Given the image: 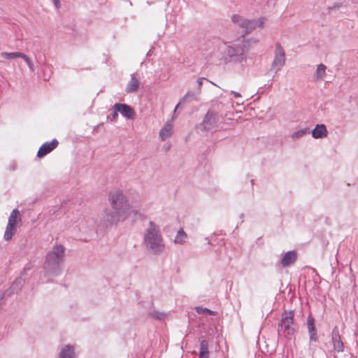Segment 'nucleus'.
Returning <instances> with one entry per match:
<instances>
[{
  "label": "nucleus",
  "mask_w": 358,
  "mask_h": 358,
  "mask_svg": "<svg viewBox=\"0 0 358 358\" xmlns=\"http://www.w3.org/2000/svg\"><path fill=\"white\" fill-rule=\"evenodd\" d=\"M108 200L112 209H106L103 212L101 220L103 227H108L124 220L132 213L137 214V211L132 209L127 196L120 189L110 192Z\"/></svg>",
  "instance_id": "nucleus-1"
},
{
  "label": "nucleus",
  "mask_w": 358,
  "mask_h": 358,
  "mask_svg": "<svg viewBox=\"0 0 358 358\" xmlns=\"http://www.w3.org/2000/svg\"><path fill=\"white\" fill-rule=\"evenodd\" d=\"M257 42V39L249 38L227 45L223 52L224 63L243 66L247 62L248 52L250 49L252 43Z\"/></svg>",
  "instance_id": "nucleus-2"
},
{
  "label": "nucleus",
  "mask_w": 358,
  "mask_h": 358,
  "mask_svg": "<svg viewBox=\"0 0 358 358\" xmlns=\"http://www.w3.org/2000/svg\"><path fill=\"white\" fill-rule=\"evenodd\" d=\"M143 244L145 249L152 255H161L165 250V244L160 232L159 226L150 221L144 232Z\"/></svg>",
  "instance_id": "nucleus-3"
},
{
  "label": "nucleus",
  "mask_w": 358,
  "mask_h": 358,
  "mask_svg": "<svg viewBox=\"0 0 358 358\" xmlns=\"http://www.w3.org/2000/svg\"><path fill=\"white\" fill-rule=\"evenodd\" d=\"M231 20L234 24L243 29L244 34H248L257 27H262L266 18L261 17L257 20H248L239 15H234L231 16Z\"/></svg>",
  "instance_id": "nucleus-4"
},
{
  "label": "nucleus",
  "mask_w": 358,
  "mask_h": 358,
  "mask_svg": "<svg viewBox=\"0 0 358 358\" xmlns=\"http://www.w3.org/2000/svg\"><path fill=\"white\" fill-rule=\"evenodd\" d=\"M64 248L62 245H55L46 255V263L50 268L57 267L64 261Z\"/></svg>",
  "instance_id": "nucleus-5"
},
{
  "label": "nucleus",
  "mask_w": 358,
  "mask_h": 358,
  "mask_svg": "<svg viewBox=\"0 0 358 358\" xmlns=\"http://www.w3.org/2000/svg\"><path fill=\"white\" fill-rule=\"evenodd\" d=\"M294 311H285L282 315L280 323L278 327V331L282 332L285 336H290L294 332L293 327Z\"/></svg>",
  "instance_id": "nucleus-6"
},
{
  "label": "nucleus",
  "mask_w": 358,
  "mask_h": 358,
  "mask_svg": "<svg viewBox=\"0 0 358 358\" xmlns=\"http://www.w3.org/2000/svg\"><path fill=\"white\" fill-rule=\"evenodd\" d=\"M285 64V53L280 43L275 44L274 59L271 64V70L276 73Z\"/></svg>",
  "instance_id": "nucleus-7"
},
{
  "label": "nucleus",
  "mask_w": 358,
  "mask_h": 358,
  "mask_svg": "<svg viewBox=\"0 0 358 358\" xmlns=\"http://www.w3.org/2000/svg\"><path fill=\"white\" fill-rule=\"evenodd\" d=\"M96 222L92 218H85L79 224L78 230L86 234L89 238H92L95 234ZM87 237L85 239L87 240Z\"/></svg>",
  "instance_id": "nucleus-8"
},
{
  "label": "nucleus",
  "mask_w": 358,
  "mask_h": 358,
  "mask_svg": "<svg viewBox=\"0 0 358 358\" xmlns=\"http://www.w3.org/2000/svg\"><path fill=\"white\" fill-rule=\"evenodd\" d=\"M200 128L206 131L215 130L217 128L216 115L213 112L208 111L201 123Z\"/></svg>",
  "instance_id": "nucleus-9"
},
{
  "label": "nucleus",
  "mask_w": 358,
  "mask_h": 358,
  "mask_svg": "<svg viewBox=\"0 0 358 358\" xmlns=\"http://www.w3.org/2000/svg\"><path fill=\"white\" fill-rule=\"evenodd\" d=\"M331 341L334 347V350L337 352H342L344 351V343L342 341L341 336L339 334L338 327H334L331 334Z\"/></svg>",
  "instance_id": "nucleus-10"
},
{
  "label": "nucleus",
  "mask_w": 358,
  "mask_h": 358,
  "mask_svg": "<svg viewBox=\"0 0 358 358\" xmlns=\"http://www.w3.org/2000/svg\"><path fill=\"white\" fill-rule=\"evenodd\" d=\"M113 108H115L116 111H119L123 117L127 119L134 118L135 112L133 108L126 103H116L113 105Z\"/></svg>",
  "instance_id": "nucleus-11"
},
{
  "label": "nucleus",
  "mask_w": 358,
  "mask_h": 358,
  "mask_svg": "<svg viewBox=\"0 0 358 358\" xmlns=\"http://www.w3.org/2000/svg\"><path fill=\"white\" fill-rule=\"evenodd\" d=\"M58 145L57 139H52L51 142L44 143L38 149L37 157L39 158L45 157L46 155L52 151Z\"/></svg>",
  "instance_id": "nucleus-12"
},
{
  "label": "nucleus",
  "mask_w": 358,
  "mask_h": 358,
  "mask_svg": "<svg viewBox=\"0 0 358 358\" xmlns=\"http://www.w3.org/2000/svg\"><path fill=\"white\" fill-rule=\"evenodd\" d=\"M140 85L139 76L137 73H134L131 75L130 80L126 85L125 92L127 94L136 92Z\"/></svg>",
  "instance_id": "nucleus-13"
},
{
  "label": "nucleus",
  "mask_w": 358,
  "mask_h": 358,
  "mask_svg": "<svg viewBox=\"0 0 358 358\" xmlns=\"http://www.w3.org/2000/svg\"><path fill=\"white\" fill-rule=\"evenodd\" d=\"M297 259V252L295 250H289L285 253L280 259V264L283 267L291 266Z\"/></svg>",
  "instance_id": "nucleus-14"
},
{
  "label": "nucleus",
  "mask_w": 358,
  "mask_h": 358,
  "mask_svg": "<svg viewBox=\"0 0 358 358\" xmlns=\"http://www.w3.org/2000/svg\"><path fill=\"white\" fill-rule=\"evenodd\" d=\"M328 131L324 124H317L312 131V136L315 139L323 138L327 136Z\"/></svg>",
  "instance_id": "nucleus-15"
},
{
  "label": "nucleus",
  "mask_w": 358,
  "mask_h": 358,
  "mask_svg": "<svg viewBox=\"0 0 358 358\" xmlns=\"http://www.w3.org/2000/svg\"><path fill=\"white\" fill-rule=\"evenodd\" d=\"M173 124L171 121H167L159 131V136L162 141L170 137L172 134Z\"/></svg>",
  "instance_id": "nucleus-16"
},
{
  "label": "nucleus",
  "mask_w": 358,
  "mask_h": 358,
  "mask_svg": "<svg viewBox=\"0 0 358 358\" xmlns=\"http://www.w3.org/2000/svg\"><path fill=\"white\" fill-rule=\"evenodd\" d=\"M307 325L308 329V332L310 334V338L312 341H317V334L316 329L315 327V320L313 317L308 316L307 320Z\"/></svg>",
  "instance_id": "nucleus-17"
},
{
  "label": "nucleus",
  "mask_w": 358,
  "mask_h": 358,
  "mask_svg": "<svg viewBox=\"0 0 358 358\" xmlns=\"http://www.w3.org/2000/svg\"><path fill=\"white\" fill-rule=\"evenodd\" d=\"M17 231V226L7 224L3 235L5 241H8L12 239L13 236Z\"/></svg>",
  "instance_id": "nucleus-18"
},
{
  "label": "nucleus",
  "mask_w": 358,
  "mask_h": 358,
  "mask_svg": "<svg viewBox=\"0 0 358 358\" xmlns=\"http://www.w3.org/2000/svg\"><path fill=\"white\" fill-rule=\"evenodd\" d=\"M20 221L19 210L17 208L13 209L8 217V224L17 226V223Z\"/></svg>",
  "instance_id": "nucleus-19"
},
{
  "label": "nucleus",
  "mask_w": 358,
  "mask_h": 358,
  "mask_svg": "<svg viewBox=\"0 0 358 358\" xmlns=\"http://www.w3.org/2000/svg\"><path fill=\"white\" fill-rule=\"evenodd\" d=\"M59 358H74L73 348L70 345H66L61 351Z\"/></svg>",
  "instance_id": "nucleus-20"
},
{
  "label": "nucleus",
  "mask_w": 358,
  "mask_h": 358,
  "mask_svg": "<svg viewBox=\"0 0 358 358\" xmlns=\"http://www.w3.org/2000/svg\"><path fill=\"white\" fill-rule=\"evenodd\" d=\"M187 234L185 232L183 229H180L178 232L174 239L176 244L182 245L185 242L187 238Z\"/></svg>",
  "instance_id": "nucleus-21"
},
{
  "label": "nucleus",
  "mask_w": 358,
  "mask_h": 358,
  "mask_svg": "<svg viewBox=\"0 0 358 358\" xmlns=\"http://www.w3.org/2000/svg\"><path fill=\"white\" fill-rule=\"evenodd\" d=\"M23 53L20 52H3L1 53V57L6 59H13L15 58H22Z\"/></svg>",
  "instance_id": "nucleus-22"
},
{
  "label": "nucleus",
  "mask_w": 358,
  "mask_h": 358,
  "mask_svg": "<svg viewBox=\"0 0 358 358\" xmlns=\"http://www.w3.org/2000/svg\"><path fill=\"white\" fill-rule=\"evenodd\" d=\"M326 69H327V66L323 64H320L317 66L316 73H315L316 78L317 80H322L325 77Z\"/></svg>",
  "instance_id": "nucleus-23"
},
{
  "label": "nucleus",
  "mask_w": 358,
  "mask_h": 358,
  "mask_svg": "<svg viewBox=\"0 0 358 358\" xmlns=\"http://www.w3.org/2000/svg\"><path fill=\"white\" fill-rule=\"evenodd\" d=\"M308 134H310V130L306 127L293 132L292 134V138L293 139H298Z\"/></svg>",
  "instance_id": "nucleus-24"
},
{
  "label": "nucleus",
  "mask_w": 358,
  "mask_h": 358,
  "mask_svg": "<svg viewBox=\"0 0 358 358\" xmlns=\"http://www.w3.org/2000/svg\"><path fill=\"white\" fill-rule=\"evenodd\" d=\"M189 98L196 99V94L193 92H187L185 95L181 99L180 101L176 106L174 111L177 110L180 104L184 103L187 101Z\"/></svg>",
  "instance_id": "nucleus-25"
},
{
  "label": "nucleus",
  "mask_w": 358,
  "mask_h": 358,
  "mask_svg": "<svg viewBox=\"0 0 358 358\" xmlns=\"http://www.w3.org/2000/svg\"><path fill=\"white\" fill-rule=\"evenodd\" d=\"M199 355H209L208 343L206 340H203L200 343Z\"/></svg>",
  "instance_id": "nucleus-26"
},
{
  "label": "nucleus",
  "mask_w": 358,
  "mask_h": 358,
  "mask_svg": "<svg viewBox=\"0 0 358 358\" xmlns=\"http://www.w3.org/2000/svg\"><path fill=\"white\" fill-rule=\"evenodd\" d=\"M22 59H23L24 60V62H26V64L28 65L30 71L31 72H34L36 68H35L34 64L31 61V59L27 55H25L24 53L22 55Z\"/></svg>",
  "instance_id": "nucleus-27"
},
{
  "label": "nucleus",
  "mask_w": 358,
  "mask_h": 358,
  "mask_svg": "<svg viewBox=\"0 0 358 358\" xmlns=\"http://www.w3.org/2000/svg\"><path fill=\"white\" fill-rule=\"evenodd\" d=\"M196 310L197 313L199 314H206V315H215L216 314V312L210 310L206 308L202 307H196Z\"/></svg>",
  "instance_id": "nucleus-28"
},
{
  "label": "nucleus",
  "mask_w": 358,
  "mask_h": 358,
  "mask_svg": "<svg viewBox=\"0 0 358 358\" xmlns=\"http://www.w3.org/2000/svg\"><path fill=\"white\" fill-rule=\"evenodd\" d=\"M52 1L57 9L60 8V6H61L60 0H52Z\"/></svg>",
  "instance_id": "nucleus-29"
},
{
  "label": "nucleus",
  "mask_w": 358,
  "mask_h": 358,
  "mask_svg": "<svg viewBox=\"0 0 358 358\" xmlns=\"http://www.w3.org/2000/svg\"><path fill=\"white\" fill-rule=\"evenodd\" d=\"M341 6H342L341 3H334V5L332 7H329V9L332 10V9L339 8Z\"/></svg>",
  "instance_id": "nucleus-30"
},
{
  "label": "nucleus",
  "mask_w": 358,
  "mask_h": 358,
  "mask_svg": "<svg viewBox=\"0 0 358 358\" xmlns=\"http://www.w3.org/2000/svg\"><path fill=\"white\" fill-rule=\"evenodd\" d=\"M205 80H206L205 78H198L197 83H198L199 87H201L202 85L203 81Z\"/></svg>",
  "instance_id": "nucleus-31"
},
{
  "label": "nucleus",
  "mask_w": 358,
  "mask_h": 358,
  "mask_svg": "<svg viewBox=\"0 0 358 358\" xmlns=\"http://www.w3.org/2000/svg\"><path fill=\"white\" fill-rule=\"evenodd\" d=\"M231 94H234V96L235 97H236V98L241 96V94L239 92H235V91H233V90L231 92Z\"/></svg>",
  "instance_id": "nucleus-32"
},
{
  "label": "nucleus",
  "mask_w": 358,
  "mask_h": 358,
  "mask_svg": "<svg viewBox=\"0 0 358 358\" xmlns=\"http://www.w3.org/2000/svg\"><path fill=\"white\" fill-rule=\"evenodd\" d=\"M119 111H116L115 108H113V112L112 113L113 117L115 119L117 117V113Z\"/></svg>",
  "instance_id": "nucleus-33"
},
{
  "label": "nucleus",
  "mask_w": 358,
  "mask_h": 358,
  "mask_svg": "<svg viewBox=\"0 0 358 358\" xmlns=\"http://www.w3.org/2000/svg\"><path fill=\"white\" fill-rule=\"evenodd\" d=\"M199 358H209V355H199Z\"/></svg>",
  "instance_id": "nucleus-34"
},
{
  "label": "nucleus",
  "mask_w": 358,
  "mask_h": 358,
  "mask_svg": "<svg viewBox=\"0 0 358 358\" xmlns=\"http://www.w3.org/2000/svg\"><path fill=\"white\" fill-rule=\"evenodd\" d=\"M272 85H273V83H268V88L271 87H272Z\"/></svg>",
  "instance_id": "nucleus-35"
},
{
  "label": "nucleus",
  "mask_w": 358,
  "mask_h": 358,
  "mask_svg": "<svg viewBox=\"0 0 358 358\" xmlns=\"http://www.w3.org/2000/svg\"><path fill=\"white\" fill-rule=\"evenodd\" d=\"M303 268H308V269H310V268H312L310 266H305Z\"/></svg>",
  "instance_id": "nucleus-36"
},
{
  "label": "nucleus",
  "mask_w": 358,
  "mask_h": 358,
  "mask_svg": "<svg viewBox=\"0 0 358 358\" xmlns=\"http://www.w3.org/2000/svg\"><path fill=\"white\" fill-rule=\"evenodd\" d=\"M150 52H151V50H150L149 52H148V53H147V56H148V55H149V54H150Z\"/></svg>",
  "instance_id": "nucleus-37"
}]
</instances>
